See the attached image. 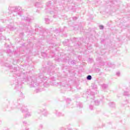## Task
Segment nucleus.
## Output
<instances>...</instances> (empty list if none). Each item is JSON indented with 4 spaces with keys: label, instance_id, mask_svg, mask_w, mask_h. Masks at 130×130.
Instances as JSON below:
<instances>
[{
    "label": "nucleus",
    "instance_id": "f257e3e1",
    "mask_svg": "<svg viewBox=\"0 0 130 130\" xmlns=\"http://www.w3.org/2000/svg\"><path fill=\"white\" fill-rule=\"evenodd\" d=\"M13 77H16L14 82L15 85L14 89L19 91L22 89V84H24V82H27L30 88H37V87L41 86V85H43L44 87H48L49 86L48 78L42 74H39V76L41 81L40 83L37 81V76L33 75L29 78L28 77L27 72H22L20 73H15Z\"/></svg>",
    "mask_w": 130,
    "mask_h": 130
},
{
    "label": "nucleus",
    "instance_id": "f03ea898",
    "mask_svg": "<svg viewBox=\"0 0 130 130\" xmlns=\"http://www.w3.org/2000/svg\"><path fill=\"white\" fill-rule=\"evenodd\" d=\"M9 13L10 14V17H15V16H20L21 17L22 20H24L26 22H31L32 20L29 17H25L24 16H22V9L20 7H9L8 8Z\"/></svg>",
    "mask_w": 130,
    "mask_h": 130
},
{
    "label": "nucleus",
    "instance_id": "7ed1b4c3",
    "mask_svg": "<svg viewBox=\"0 0 130 130\" xmlns=\"http://www.w3.org/2000/svg\"><path fill=\"white\" fill-rule=\"evenodd\" d=\"M20 99H17V103H16V101H14L13 103L10 104L9 107L11 108V109H15V108H21V111L22 113H26L28 111V109L25 106L22 104H19L20 100H22L24 98V94L21 91L19 92Z\"/></svg>",
    "mask_w": 130,
    "mask_h": 130
},
{
    "label": "nucleus",
    "instance_id": "20e7f679",
    "mask_svg": "<svg viewBox=\"0 0 130 130\" xmlns=\"http://www.w3.org/2000/svg\"><path fill=\"white\" fill-rule=\"evenodd\" d=\"M46 10L48 11V12H49L50 14L53 15V18H56V17H57V15H56V14H57V11H56L57 9L54 8L51 1L46 3Z\"/></svg>",
    "mask_w": 130,
    "mask_h": 130
},
{
    "label": "nucleus",
    "instance_id": "39448f33",
    "mask_svg": "<svg viewBox=\"0 0 130 130\" xmlns=\"http://www.w3.org/2000/svg\"><path fill=\"white\" fill-rule=\"evenodd\" d=\"M84 96H85L86 98H89V99H92L91 103H94L95 105L98 106L100 104V101L98 100L94 101L95 98V93L93 92H90V93H85L84 94Z\"/></svg>",
    "mask_w": 130,
    "mask_h": 130
},
{
    "label": "nucleus",
    "instance_id": "423d86ee",
    "mask_svg": "<svg viewBox=\"0 0 130 130\" xmlns=\"http://www.w3.org/2000/svg\"><path fill=\"white\" fill-rule=\"evenodd\" d=\"M37 113L39 114H41V113L45 116V117H47L48 114H49V112L46 109H41L37 110Z\"/></svg>",
    "mask_w": 130,
    "mask_h": 130
},
{
    "label": "nucleus",
    "instance_id": "0eeeda50",
    "mask_svg": "<svg viewBox=\"0 0 130 130\" xmlns=\"http://www.w3.org/2000/svg\"><path fill=\"white\" fill-rule=\"evenodd\" d=\"M54 113H55L56 116H57V117H60L61 116H64V114L63 113H61V112H59V111H58L57 110H55Z\"/></svg>",
    "mask_w": 130,
    "mask_h": 130
},
{
    "label": "nucleus",
    "instance_id": "6e6552de",
    "mask_svg": "<svg viewBox=\"0 0 130 130\" xmlns=\"http://www.w3.org/2000/svg\"><path fill=\"white\" fill-rule=\"evenodd\" d=\"M5 29L3 27H0V32H4ZM6 40V37H4L2 34H0V40Z\"/></svg>",
    "mask_w": 130,
    "mask_h": 130
},
{
    "label": "nucleus",
    "instance_id": "1a4fd4ad",
    "mask_svg": "<svg viewBox=\"0 0 130 130\" xmlns=\"http://www.w3.org/2000/svg\"><path fill=\"white\" fill-rule=\"evenodd\" d=\"M35 31L36 32H40V34H41V33H43V29L42 28V27L40 26H36L35 28Z\"/></svg>",
    "mask_w": 130,
    "mask_h": 130
},
{
    "label": "nucleus",
    "instance_id": "9d476101",
    "mask_svg": "<svg viewBox=\"0 0 130 130\" xmlns=\"http://www.w3.org/2000/svg\"><path fill=\"white\" fill-rule=\"evenodd\" d=\"M53 68V66H50L49 69L48 70V74L51 76L52 75H53V70H51Z\"/></svg>",
    "mask_w": 130,
    "mask_h": 130
},
{
    "label": "nucleus",
    "instance_id": "9b49d317",
    "mask_svg": "<svg viewBox=\"0 0 130 130\" xmlns=\"http://www.w3.org/2000/svg\"><path fill=\"white\" fill-rule=\"evenodd\" d=\"M7 28L9 29L10 30V31H13L14 30H16V27L10 25H9L7 26Z\"/></svg>",
    "mask_w": 130,
    "mask_h": 130
},
{
    "label": "nucleus",
    "instance_id": "f8f14e48",
    "mask_svg": "<svg viewBox=\"0 0 130 130\" xmlns=\"http://www.w3.org/2000/svg\"><path fill=\"white\" fill-rule=\"evenodd\" d=\"M36 7L37 8H43V5H42L41 3L37 2V3H36Z\"/></svg>",
    "mask_w": 130,
    "mask_h": 130
},
{
    "label": "nucleus",
    "instance_id": "ddd939ff",
    "mask_svg": "<svg viewBox=\"0 0 130 130\" xmlns=\"http://www.w3.org/2000/svg\"><path fill=\"white\" fill-rule=\"evenodd\" d=\"M41 91H42V89L41 88H40V87H38V88H36V89L35 90L34 93L36 94L37 93H40V92H41Z\"/></svg>",
    "mask_w": 130,
    "mask_h": 130
},
{
    "label": "nucleus",
    "instance_id": "4468645a",
    "mask_svg": "<svg viewBox=\"0 0 130 130\" xmlns=\"http://www.w3.org/2000/svg\"><path fill=\"white\" fill-rule=\"evenodd\" d=\"M6 52L7 53H8V54H9L10 56H11V55H13V53L12 52V51L10 49L7 50Z\"/></svg>",
    "mask_w": 130,
    "mask_h": 130
},
{
    "label": "nucleus",
    "instance_id": "2eb2a0df",
    "mask_svg": "<svg viewBox=\"0 0 130 130\" xmlns=\"http://www.w3.org/2000/svg\"><path fill=\"white\" fill-rule=\"evenodd\" d=\"M109 106L110 107H115V103L114 102H110L109 103Z\"/></svg>",
    "mask_w": 130,
    "mask_h": 130
},
{
    "label": "nucleus",
    "instance_id": "dca6fc26",
    "mask_svg": "<svg viewBox=\"0 0 130 130\" xmlns=\"http://www.w3.org/2000/svg\"><path fill=\"white\" fill-rule=\"evenodd\" d=\"M77 107H80V108H83V104L80 102H77Z\"/></svg>",
    "mask_w": 130,
    "mask_h": 130
},
{
    "label": "nucleus",
    "instance_id": "f3484780",
    "mask_svg": "<svg viewBox=\"0 0 130 130\" xmlns=\"http://www.w3.org/2000/svg\"><path fill=\"white\" fill-rule=\"evenodd\" d=\"M69 42H70V40H67L66 41L63 42V45H65L66 46H67V45H68Z\"/></svg>",
    "mask_w": 130,
    "mask_h": 130
},
{
    "label": "nucleus",
    "instance_id": "a211bd4d",
    "mask_svg": "<svg viewBox=\"0 0 130 130\" xmlns=\"http://www.w3.org/2000/svg\"><path fill=\"white\" fill-rule=\"evenodd\" d=\"M31 114L30 112H27L25 115V118H27V117H30V116H31Z\"/></svg>",
    "mask_w": 130,
    "mask_h": 130
},
{
    "label": "nucleus",
    "instance_id": "6ab92c4d",
    "mask_svg": "<svg viewBox=\"0 0 130 130\" xmlns=\"http://www.w3.org/2000/svg\"><path fill=\"white\" fill-rule=\"evenodd\" d=\"M103 89H107L108 88V85L104 84L102 85Z\"/></svg>",
    "mask_w": 130,
    "mask_h": 130
},
{
    "label": "nucleus",
    "instance_id": "aec40b11",
    "mask_svg": "<svg viewBox=\"0 0 130 130\" xmlns=\"http://www.w3.org/2000/svg\"><path fill=\"white\" fill-rule=\"evenodd\" d=\"M124 96H128V97H130V94L128 93V91H124Z\"/></svg>",
    "mask_w": 130,
    "mask_h": 130
},
{
    "label": "nucleus",
    "instance_id": "412c9836",
    "mask_svg": "<svg viewBox=\"0 0 130 130\" xmlns=\"http://www.w3.org/2000/svg\"><path fill=\"white\" fill-rule=\"evenodd\" d=\"M42 128H43V125L42 124H41L38 127V129L40 130V129H42Z\"/></svg>",
    "mask_w": 130,
    "mask_h": 130
},
{
    "label": "nucleus",
    "instance_id": "4be33fe9",
    "mask_svg": "<svg viewBox=\"0 0 130 130\" xmlns=\"http://www.w3.org/2000/svg\"><path fill=\"white\" fill-rule=\"evenodd\" d=\"M87 80L90 81L92 80V76L91 75H88L86 77Z\"/></svg>",
    "mask_w": 130,
    "mask_h": 130
},
{
    "label": "nucleus",
    "instance_id": "5701e85b",
    "mask_svg": "<svg viewBox=\"0 0 130 130\" xmlns=\"http://www.w3.org/2000/svg\"><path fill=\"white\" fill-rule=\"evenodd\" d=\"M110 3H112V5L111 4H110V7H111V6H112V7H114V4H116V1H112V2H110Z\"/></svg>",
    "mask_w": 130,
    "mask_h": 130
},
{
    "label": "nucleus",
    "instance_id": "b1692460",
    "mask_svg": "<svg viewBox=\"0 0 130 130\" xmlns=\"http://www.w3.org/2000/svg\"><path fill=\"white\" fill-rule=\"evenodd\" d=\"M45 22L46 23L49 24V23H50V20H49L48 18H45Z\"/></svg>",
    "mask_w": 130,
    "mask_h": 130
},
{
    "label": "nucleus",
    "instance_id": "393cba45",
    "mask_svg": "<svg viewBox=\"0 0 130 130\" xmlns=\"http://www.w3.org/2000/svg\"><path fill=\"white\" fill-rule=\"evenodd\" d=\"M41 55H42V56H43V57H46V56H47V54H46L45 52H42Z\"/></svg>",
    "mask_w": 130,
    "mask_h": 130
},
{
    "label": "nucleus",
    "instance_id": "a878e982",
    "mask_svg": "<svg viewBox=\"0 0 130 130\" xmlns=\"http://www.w3.org/2000/svg\"><path fill=\"white\" fill-rule=\"evenodd\" d=\"M71 41H72V42H77V41H78V39L74 38L71 40Z\"/></svg>",
    "mask_w": 130,
    "mask_h": 130
},
{
    "label": "nucleus",
    "instance_id": "bb28decb",
    "mask_svg": "<svg viewBox=\"0 0 130 130\" xmlns=\"http://www.w3.org/2000/svg\"><path fill=\"white\" fill-rule=\"evenodd\" d=\"M71 64H73V66L76 64V62H77V61L76 60H72L71 61Z\"/></svg>",
    "mask_w": 130,
    "mask_h": 130
},
{
    "label": "nucleus",
    "instance_id": "cd10ccee",
    "mask_svg": "<svg viewBox=\"0 0 130 130\" xmlns=\"http://www.w3.org/2000/svg\"><path fill=\"white\" fill-rule=\"evenodd\" d=\"M108 66H109V67H110L111 68H113L115 67L114 65H112V64H111V63H107Z\"/></svg>",
    "mask_w": 130,
    "mask_h": 130
},
{
    "label": "nucleus",
    "instance_id": "c85d7f7f",
    "mask_svg": "<svg viewBox=\"0 0 130 130\" xmlns=\"http://www.w3.org/2000/svg\"><path fill=\"white\" fill-rule=\"evenodd\" d=\"M92 89H94V90H96V89H97V85L93 84L92 85Z\"/></svg>",
    "mask_w": 130,
    "mask_h": 130
},
{
    "label": "nucleus",
    "instance_id": "c756f323",
    "mask_svg": "<svg viewBox=\"0 0 130 130\" xmlns=\"http://www.w3.org/2000/svg\"><path fill=\"white\" fill-rule=\"evenodd\" d=\"M89 109H90V110H93V109H94V106L92 105H90Z\"/></svg>",
    "mask_w": 130,
    "mask_h": 130
},
{
    "label": "nucleus",
    "instance_id": "7c9ffc66",
    "mask_svg": "<svg viewBox=\"0 0 130 130\" xmlns=\"http://www.w3.org/2000/svg\"><path fill=\"white\" fill-rule=\"evenodd\" d=\"M99 28L100 30H103L104 29V26L101 25L99 26Z\"/></svg>",
    "mask_w": 130,
    "mask_h": 130
},
{
    "label": "nucleus",
    "instance_id": "2f4dec72",
    "mask_svg": "<svg viewBox=\"0 0 130 130\" xmlns=\"http://www.w3.org/2000/svg\"><path fill=\"white\" fill-rule=\"evenodd\" d=\"M95 71L96 72V73H99L100 72V69L99 68H96L95 69Z\"/></svg>",
    "mask_w": 130,
    "mask_h": 130
},
{
    "label": "nucleus",
    "instance_id": "473e14b6",
    "mask_svg": "<svg viewBox=\"0 0 130 130\" xmlns=\"http://www.w3.org/2000/svg\"><path fill=\"white\" fill-rule=\"evenodd\" d=\"M20 37H23L24 36V32H21L19 35Z\"/></svg>",
    "mask_w": 130,
    "mask_h": 130
},
{
    "label": "nucleus",
    "instance_id": "72a5a7b5",
    "mask_svg": "<svg viewBox=\"0 0 130 130\" xmlns=\"http://www.w3.org/2000/svg\"><path fill=\"white\" fill-rule=\"evenodd\" d=\"M123 121H125V120L124 119V120H122L121 121V123H122V124H124V123H125V122H123Z\"/></svg>",
    "mask_w": 130,
    "mask_h": 130
},
{
    "label": "nucleus",
    "instance_id": "f704fd0d",
    "mask_svg": "<svg viewBox=\"0 0 130 130\" xmlns=\"http://www.w3.org/2000/svg\"><path fill=\"white\" fill-rule=\"evenodd\" d=\"M66 128L64 127H61L60 128L59 130H66Z\"/></svg>",
    "mask_w": 130,
    "mask_h": 130
},
{
    "label": "nucleus",
    "instance_id": "c9c22d12",
    "mask_svg": "<svg viewBox=\"0 0 130 130\" xmlns=\"http://www.w3.org/2000/svg\"><path fill=\"white\" fill-rule=\"evenodd\" d=\"M50 44H51L52 47H53V46H55V45H55V44H54L53 43H52Z\"/></svg>",
    "mask_w": 130,
    "mask_h": 130
},
{
    "label": "nucleus",
    "instance_id": "e433bc0d",
    "mask_svg": "<svg viewBox=\"0 0 130 130\" xmlns=\"http://www.w3.org/2000/svg\"><path fill=\"white\" fill-rule=\"evenodd\" d=\"M73 19L74 21H76V20H77V19H78V18L77 17H73Z\"/></svg>",
    "mask_w": 130,
    "mask_h": 130
},
{
    "label": "nucleus",
    "instance_id": "4c0bfd02",
    "mask_svg": "<svg viewBox=\"0 0 130 130\" xmlns=\"http://www.w3.org/2000/svg\"><path fill=\"white\" fill-rule=\"evenodd\" d=\"M51 79H52V80H53V81H55V77H51Z\"/></svg>",
    "mask_w": 130,
    "mask_h": 130
},
{
    "label": "nucleus",
    "instance_id": "58836bf2",
    "mask_svg": "<svg viewBox=\"0 0 130 130\" xmlns=\"http://www.w3.org/2000/svg\"><path fill=\"white\" fill-rule=\"evenodd\" d=\"M23 123H24V124L25 125H27V121H24L23 122Z\"/></svg>",
    "mask_w": 130,
    "mask_h": 130
},
{
    "label": "nucleus",
    "instance_id": "ea45409f",
    "mask_svg": "<svg viewBox=\"0 0 130 130\" xmlns=\"http://www.w3.org/2000/svg\"><path fill=\"white\" fill-rule=\"evenodd\" d=\"M13 72H14V73H16V72H17V68H14Z\"/></svg>",
    "mask_w": 130,
    "mask_h": 130
},
{
    "label": "nucleus",
    "instance_id": "a19ab883",
    "mask_svg": "<svg viewBox=\"0 0 130 130\" xmlns=\"http://www.w3.org/2000/svg\"><path fill=\"white\" fill-rule=\"evenodd\" d=\"M3 130H10V128H8V127H5L4 128Z\"/></svg>",
    "mask_w": 130,
    "mask_h": 130
},
{
    "label": "nucleus",
    "instance_id": "79ce46f5",
    "mask_svg": "<svg viewBox=\"0 0 130 130\" xmlns=\"http://www.w3.org/2000/svg\"><path fill=\"white\" fill-rule=\"evenodd\" d=\"M105 62H103V63H101V66H105Z\"/></svg>",
    "mask_w": 130,
    "mask_h": 130
},
{
    "label": "nucleus",
    "instance_id": "37998d69",
    "mask_svg": "<svg viewBox=\"0 0 130 130\" xmlns=\"http://www.w3.org/2000/svg\"><path fill=\"white\" fill-rule=\"evenodd\" d=\"M116 75H117L118 76H119V75H120V73H119V72H117V73H116Z\"/></svg>",
    "mask_w": 130,
    "mask_h": 130
},
{
    "label": "nucleus",
    "instance_id": "c03bdc74",
    "mask_svg": "<svg viewBox=\"0 0 130 130\" xmlns=\"http://www.w3.org/2000/svg\"><path fill=\"white\" fill-rule=\"evenodd\" d=\"M67 102H71V99H68L67 100Z\"/></svg>",
    "mask_w": 130,
    "mask_h": 130
},
{
    "label": "nucleus",
    "instance_id": "a18cd8bd",
    "mask_svg": "<svg viewBox=\"0 0 130 130\" xmlns=\"http://www.w3.org/2000/svg\"><path fill=\"white\" fill-rule=\"evenodd\" d=\"M57 84H58V85H59V86H61L62 83H61V82H59V83H58Z\"/></svg>",
    "mask_w": 130,
    "mask_h": 130
},
{
    "label": "nucleus",
    "instance_id": "49530a36",
    "mask_svg": "<svg viewBox=\"0 0 130 130\" xmlns=\"http://www.w3.org/2000/svg\"><path fill=\"white\" fill-rule=\"evenodd\" d=\"M101 99H100V100H103V99H104V96H103V95H101Z\"/></svg>",
    "mask_w": 130,
    "mask_h": 130
},
{
    "label": "nucleus",
    "instance_id": "de8ad7c7",
    "mask_svg": "<svg viewBox=\"0 0 130 130\" xmlns=\"http://www.w3.org/2000/svg\"><path fill=\"white\" fill-rule=\"evenodd\" d=\"M105 41V40L104 39H103L101 40V43H102L103 42H104Z\"/></svg>",
    "mask_w": 130,
    "mask_h": 130
},
{
    "label": "nucleus",
    "instance_id": "09e8293b",
    "mask_svg": "<svg viewBox=\"0 0 130 130\" xmlns=\"http://www.w3.org/2000/svg\"><path fill=\"white\" fill-rule=\"evenodd\" d=\"M127 91H130V87L127 88Z\"/></svg>",
    "mask_w": 130,
    "mask_h": 130
},
{
    "label": "nucleus",
    "instance_id": "8fccbe9b",
    "mask_svg": "<svg viewBox=\"0 0 130 130\" xmlns=\"http://www.w3.org/2000/svg\"><path fill=\"white\" fill-rule=\"evenodd\" d=\"M25 130H29V128H28V127H26L25 128Z\"/></svg>",
    "mask_w": 130,
    "mask_h": 130
},
{
    "label": "nucleus",
    "instance_id": "3c124183",
    "mask_svg": "<svg viewBox=\"0 0 130 130\" xmlns=\"http://www.w3.org/2000/svg\"><path fill=\"white\" fill-rule=\"evenodd\" d=\"M64 62H67V60H63Z\"/></svg>",
    "mask_w": 130,
    "mask_h": 130
},
{
    "label": "nucleus",
    "instance_id": "603ef678",
    "mask_svg": "<svg viewBox=\"0 0 130 130\" xmlns=\"http://www.w3.org/2000/svg\"><path fill=\"white\" fill-rule=\"evenodd\" d=\"M0 21H1V22H2L3 23L4 22L3 21V19L0 20Z\"/></svg>",
    "mask_w": 130,
    "mask_h": 130
},
{
    "label": "nucleus",
    "instance_id": "864d4df0",
    "mask_svg": "<svg viewBox=\"0 0 130 130\" xmlns=\"http://www.w3.org/2000/svg\"><path fill=\"white\" fill-rule=\"evenodd\" d=\"M126 102H127V103H128V101L126 100Z\"/></svg>",
    "mask_w": 130,
    "mask_h": 130
},
{
    "label": "nucleus",
    "instance_id": "5fc2aeb1",
    "mask_svg": "<svg viewBox=\"0 0 130 130\" xmlns=\"http://www.w3.org/2000/svg\"><path fill=\"white\" fill-rule=\"evenodd\" d=\"M37 13H39V12L38 11V10H37Z\"/></svg>",
    "mask_w": 130,
    "mask_h": 130
},
{
    "label": "nucleus",
    "instance_id": "6e6d98bb",
    "mask_svg": "<svg viewBox=\"0 0 130 130\" xmlns=\"http://www.w3.org/2000/svg\"><path fill=\"white\" fill-rule=\"evenodd\" d=\"M54 36L55 37L56 35H54Z\"/></svg>",
    "mask_w": 130,
    "mask_h": 130
},
{
    "label": "nucleus",
    "instance_id": "4d7b16f0",
    "mask_svg": "<svg viewBox=\"0 0 130 130\" xmlns=\"http://www.w3.org/2000/svg\"><path fill=\"white\" fill-rule=\"evenodd\" d=\"M0 122H2V120H0Z\"/></svg>",
    "mask_w": 130,
    "mask_h": 130
},
{
    "label": "nucleus",
    "instance_id": "13d9d810",
    "mask_svg": "<svg viewBox=\"0 0 130 130\" xmlns=\"http://www.w3.org/2000/svg\"><path fill=\"white\" fill-rule=\"evenodd\" d=\"M24 27L26 28V25H24Z\"/></svg>",
    "mask_w": 130,
    "mask_h": 130
}]
</instances>
